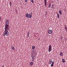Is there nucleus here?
I'll use <instances>...</instances> for the list:
<instances>
[{"label":"nucleus","instance_id":"obj_28","mask_svg":"<svg viewBox=\"0 0 67 67\" xmlns=\"http://www.w3.org/2000/svg\"><path fill=\"white\" fill-rule=\"evenodd\" d=\"M47 1H48V0H47Z\"/></svg>","mask_w":67,"mask_h":67},{"label":"nucleus","instance_id":"obj_16","mask_svg":"<svg viewBox=\"0 0 67 67\" xmlns=\"http://www.w3.org/2000/svg\"><path fill=\"white\" fill-rule=\"evenodd\" d=\"M47 3H44V6H45V7H46V5H47Z\"/></svg>","mask_w":67,"mask_h":67},{"label":"nucleus","instance_id":"obj_18","mask_svg":"<svg viewBox=\"0 0 67 67\" xmlns=\"http://www.w3.org/2000/svg\"><path fill=\"white\" fill-rule=\"evenodd\" d=\"M44 3H47V0H44Z\"/></svg>","mask_w":67,"mask_h":67},{"label":"nucleus","instance_id":"obj_1","mask_svg":"<svg viewBox=\"0 0 67 67\" xmlns=\"http://www.w3.org/2000/svg\"><path fill=\"white\" fill-rule=\"evenodd\" d=\"M9 20H7L5 21V30L3 34V36H8L9 35L8 31L9 29Z\"/></svg>","mask_w":67,"mask_h":67},{"label":"nucleus","instance_id":"obj_23","mask_svg":"<svg viewBox=\"0 0 67 67\" xmlns=\"http://www.w3.org/2000/svg\"><path fill=\"white\" fill-rule=\"evenodd\" d=\"M65 29H66V28L65 27Z\"/></svg>","mask_w":67,"mask_h":67},{"label":"nucleus","instance_id":"obj_8","mask_svg":"<svg viewBox=\"0 0 67 67\" xmlns=\"http://www.w3.org/2000/svg\"><path fill=\"white\" fill-rule=\"evenodd\" d=\"M11 48L13 50H15V48H14V46H12L11 47Z\"/></svg>","mask_w":67,"mask_h":67},{"label":"nucleus","instance_id":"obj_14","mask_svg":"<svg viewBox=\"0 0 67 67\" xmlns=\"http://www.w3.org/2000/svg\"><path fill=\"white\" fill-rule=\"evenodd\" d=\"M60 55L61 56H63V55H62L63 54H62V52H60Z\"/></svg>","mask_w":67,"mask_h":67},{"label":"nucleus","instance_id":"obj_10","mask_svg":"<svg viewBox=\"0 0 67 67\" xmlns=\"http://www.w3.org/2000/svg\"><path fill=\"white\" fill-rule=\"evenodd\" d=\"M35 48V47L34 46H33L32 47V49H34Z\"/></svg>","mask_w":67,"mask_h":67},{"label":"nucleus","instance_id":"obj_11","mask_svg":"<svg viewBox=\"0 0 67 67\" xmlns=\"http://www.w3.org/2000/svg\"><path fill=\"white\" fill-rule=\"evenodd\" d=\"M53 64H54V62H52V64L51 65V66H52V67L53 66Z\"/></svg>","mask_w":67,"mask_h":67},{"label":"nucleus","instance_id":"obj_25","mask_svg":"<svg viewBox=\"0 0 67 67\" xmlns=\"http://www.w3.org/2000/svg\"><path fill=\"white\" fill-rule=\"evenodd\" d=\"M1 20V18H0V21Z\"/></svg>","mask_w":67,"mask_h":67},{"label":"nucleus","instance_id":"obj_13","mask_svg":"<svg viewBox=\"0 0 67 67\" xmlns=\"http://www.w3.org/2000/svg\"><path fill=\"white\" fill-rule=\"evenodd\" d=\"M9 4H10V6H12V3L11 2H10V3H9Z\"/></svg>","mask_w":67,"mask_h":67},{"label":"nucleus","instance_id":"obj_2","mask_svg":"<svg viewBox=\"0 0 67 67\" xmlns=\"http://www.w3.org/2000/svg\"><path fill=\"white\" fill-rule=\"evenodd\" d=\"M32 13H29V14L27 13H26V14L25 17L28 18H30V19L32 18Z\"/></svg>","mask_w":67,"mask_h":67},{"label":"nucleus","instance_id":"obj_22","mask_svg":"<svg viewBox=\"0 0 67 67\" xmlns=\"http://www.w3.org/2000/svg\"><path fill=\"white\" fill-rule=\"evenodd\" d=\"M27 37L28 38L29 36V35H27Z\"/></svg>","mask_w":67,"mask_h":67},{"label":"nucleus","instance_id":"obj_3","mask_svg":"<svg viewBox=\"0 0 67 67\" xmlns=\"http://www.w3.org/2000/svg\"><path fill=\"white\" fill-rule=\"evenodd\" d=\"M51 49H52L51 46V44H50L49 46V47L48 48V50L49 52H50L51 51Z\"/></svg>","mask_w":67,"mask_h":67},{"label":"nucleus","instance_id":"obj_9","mask_svg":"<svg viewBox=\"0 0 67 67\" xmlns=\"http://www.w3.org/2000/svg\"><path fill=\"white\" fill-rule=\"evenodd\" d=\"M30 64L31 66L33 65V63L32 62H30Z\"/></svg>","mask_w":67,"mask_h":67},{"label":"nucleus","instance_id":"obj_15","mask_svg":"<svg viewBox=\"0 0 67 67\" xmlns=\"http://www.w3.org/2000/svg\"><path fill=\"white\" fill-rule=\"evenodd\" d=\"M62 61L63 63H65V60L64 59H63L62 60Z\"/></svg>","mask_w":67,"mask_h":67},{"label":"nucleus","instance_id":"obj_24","mask_svg":"<svg viewBox=\"0 0 67 67\" xmlns=\"http://www.w3.org/2000/svg\"><path fill=\"white\" fill-rule=\"evenodd\" d=\"M2 67H4V66H2Z\"/></svg>","mask_w":67,"mask_h":67},{"label":"nucleus","instance_id":"obj_20","mask_svg":"<svg viewBox=\"0 0 67 67\" xmlns=\"http://www.w3.org/2000/svg\"><path fill=\"white\" fill-rule=\"evenodd\" d=\"M27 35H29L30 34V32H27Z\"/></svg>","mask_w":67,"mask_h":67},{"label":"nucleus","instance_id":"obj_19","mask_svg":"<svg viewBox=\"0 0 67 67\" xmlns=\"http://www.w3.org/2000/svg\"><path fill=\"white\" fill-rule=\"evenodd\" d=\"M51 7V4H49V6H48V8H50Z\"/></svg>","mask_w":67,"mask_h":67},{"label":"nucleus","instance_id":"obj_6","mask_svg":"<svg viewBox=\"0 0 67 67\" xmlns=\"http://www.w3.org/2000/svg\"><path fill=\"white\" fill-rule=\"evenodd\" d=\"M52 59H51L49 62L48 63L50 64H51L52 63Z\"/></svg>","mask_w":67,"mask_h":67},{"label":"nucleus","instance_id":"obj_26","mask_svg":"<svg viewBox=\"0 0 67 67\" xmlns=\"http://www.w3.org/2000/svg\"><path fill=\"white\" fill-rule=\"evenodd\" d=\"M58 1L59 0H57Z\"/></svg>","mask_w":67,"mask_h":67},{"label":"nucleus","instance_id":"obj_4","mask_svg":"<svg viewBox=\"0 0 67 67\" xmlns=\"http://www.w3.org/2000/svg\"><path fill=\"white\" fill-rule=\"evenodd\" d=\"M53 32L52 30H49L48 31V33L49 34H51Z\"/></svg>","mask_w":67,"mask_h":67},{"label":"nucleus","instance_id":"obj_5","mask_svg":"<svg viewBox=\"0 0 67 67\" xmlns=\"http://www.w3.org/2000/svg\"><path fill=\"white\" fill-rule=\"evenodd\" d=\"M32 61L34 60L35 59V56H32Z\"/></svg>","mask_w":67,"mask_h":67},{"label":"nucleus","instance_id":"obj_12","mask_svg":"<svg viewBox=\"0 0 67 67\" xmlns=\"http://www.w3.org/2000/svg\"><path fill=\"white\" fill-rule=\"evenodd\" d=\"M59 15L58 14V13L57 14V17L58 18H59Z\"/></svg>","mask_w":67,"mask_h":67},{"label":"nucleus","instance_id":"obj_21","mask_svg":"<svg viewBox=\"0 0 67 67\" xmlns=\"http://www.w3.org/2000/svg\"><path fill=\"white\" fill-rule=\"evenodd\" d=\"M25 2H26L27 1V0H25Z\"/></svg>","mask_w":67,"mask_h":67},{"label":"nucleus","instance_id":"obj_7","mask_svg":"<svg viewBox=\"0 0 67 67\" xmlns=\"http://www.w3.org/2000/svg\"><path fill=\"white\" fill-rule=\"evenodd\" d=\"M59 13L60 15H62V12L61 10H60L59 11Z\"/></svg>","mask_w":67,"mask_h":67},{"label":"nucleus","instance_id":"obj_29","mask_svg":"<svg viewBox=\"0 0 67 67\" xmlns=\"http://www.w3.org/2000/svg\"><path fill=\"white\" fill-rule=\"evenodd\" d=\"M33 52H34V51H33Z\"/></svg>","mask_w":67,"mask_h":67},{"label":"nucleus","instance_id":"obj_27","mask_svg":"<svg viewBox=\"0 0 67 67\" xmlns=\"http://www.w3.org/2000/svg\"><path fill=\"white\" fill-rule=\"evenodd\" d=\"M20 1H21V0H20Z\"/></svg>","mask_w":67,"mask_h":67},{"label":"nucleus","instance_id":"obj_17","mask_svg":"<svg viewBox=\"0 0 67 67\" xmlns=\"http://www.w3.org/2000/svg\"><path fill=\"white\" fill-rule=\"evenodd\" d=\"M30 1L32 2V3H34V1L33 0H30Z\"/></svg>","mask_w":67,"mask_h":67}]
</instances>
